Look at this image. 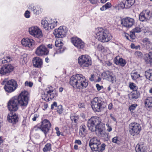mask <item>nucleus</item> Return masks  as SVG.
Here are the masks:
<instances>
[{
    "label": "nucleus",
    "mask_w": 152,
    "mask_h": 152,
    "mask_svg": "<svg viewBox=\"0 0 152 152\" xmlns=\"http://www.w3.org/2000/svg\"><path fill=\"white\" fill-rule=\"evenodd\" d=\"M29 94L28 92L25 90L22 91L18 96H15L12 97L7 103V107L10 112L17 111L18 109V106L26 107L29 100Z\"/></svg>",
    "instance_id": "nucleus-1"
},
{
    "label": "nucleus",
    "mask_w": 152,
    "mask_h": 152,
    "mask_svg": "<svg viewBox=\"0 0 152 152\" xmlns=\"http://www.w3.org/2000/svg\"><path fill=\"white\" fill-rule=\"evenodd\" d=\"M69 83L73 87L82 90L87 87L88 81L82 75L77 74L71 77Z\"/></svg>",
    "instance_id": "nucleus-2"
},
{
    "label": "nucleus",
    "mask_w": 152,
    "mask_h": 152,
    "mask_svg": "<svg viewBox=\"0 0 152 152\" xmlns=\"http://www.w3.org/2000/svg\"><path fill=\"white\" fill-rule=\"evenodd\" d=\"M91 107L95 113H99L106 107L107 103L100 96L95 97L91 101Z\"/></svg>",
    "instance_id": "nucleus-3"
},
{
    "label": "nucleus",
    "mask_w": 152,
    "mask_h": 152,
    "mask_svg": "<svg viewBox=\"0 0 152 152\" xmlns=\"http://www.w3.org/2000/svg\"><path fill=\"white\" fill-rule=\"evenodd\" d=\"M1 84L4 85V88L5 91L8 93L13 92L18 87L17 81L13 79L8 80L7 79H4Z\"/></svg>",
    "instance_id": "nucleus-4"
},
{
    "label": "nucleus",
    "mask_w": 152,
    "mask_h": 152,
    "mask_svg": "<svg viewBox=\"0 0 152 152\" xmlns=\"http://www.w3.org/2000/svg\"><path fill=\"white\" fill-rule=\"evenodd\" d=\"M96 35V38L102 42H107L111 40L112 38V36L109 32L102 28H98Z\"/></svg>",
    "instance_id": "nucleus-5"
},
{
    "label": "nucleus",
    "mask_w": 152,
    "mask_h": 152,
    "mask_svg": "<svg viewBox=\"0 0 152 152\" xmlns=\"http://www.w3.org/2000/svg\"><path fill=\"white\" fill-rule=\"evenodd\" d=\"M57 95L55 89L53 88L52 86H50L46 89L44 93L42 94L41 97L43 99L48 102L57 96Z\"/></svg>",
    "instance_id": "nucleus-6"
},
{
    "label": "nucleus",
    "mask_w": 152,
    "mask_h": 152,
    "mask_svg": "<svg viewBox=\"0 0 152 152\" xmlns=\"http://www.w3.org/2000/svg\"><path fill=\"white\" fill-rule=\"evenodd\" d=\"M78 63L80 66L84 69L91 65V59L88 55H82L78 58Z\"/></svg>",
    "instance_id": "nucleus-7"
},
{
    "label": "nucleus",
    "mask_w": 152,
    "mask_h": 152,
    "mask_svg": "<svg viewBox=\"0 0 152 152\" xmlns=\"http://www.w3.org/2000/svg\"><path fill=\"white\" fill-rule=\"evenodd\" d=\"M141 130L140 124L136 122H132L129 125V131L130 134L132 136L139 134Z\"/></svg>",
    "instance_id": "nucleus-8"
},
{
    "label": "nucleus",
    "mask_w": 152,
    "mask_h": 152,
    "mask_svg": "<svg viewBox=\"0 0 152 152\" xmlns=\"http://www.w3.org/2000/svg\"><path fill=\"white\" fill-rule=\"evenodd\" d=\"M51 126V124L49 120L45 119H42L40 130L44 133L45 137L50 130Z\"/></svg>",
    "instance_id": "nucleus-9"
},
{
    "label": "nucleus",
    "mask_w": 152,
    "mask_h": 152,
    "mask_svg": "<svg viewBox=\"0 0 152 152\" xmlns=\"http://www.w3.org/2000/svg\"><path fill=\"white\" fill-rule=\"evenodd\" d=\"M58 22L56 19L50 20H43L42 21V26L46 30L52 29L57 25Z\"/></svg>",
    "instance_id": "nucleus-10"
},
{
    "label": "nucleus",
    "mask_w": 152,
    "mask_h": 152,
    "mask_svg": "<svg viewBox=\"0 0 152 152\" xmlns=\"http://www.w3.org/2000/svg\"><path fill=\"white\" fill-rule=\"evenodd\" d=\"M101 120L99 117L94 116L92 117L88 121V126L92 131H94V128L95 126L101 124Z\"/></svg>",
    "instance_id": "nucleus-11"
},
{
    "label": "nucleus",
    "mask_w": 152,
    "mask_h": 152,
    "mask_svg": "<svg viewBox=\"0 0 152 152\" xmlns=\"http://www.w3.org/2000/svg\"><path fill=\"white\" fill-rule=\"evenodd\" d=\"M14 67L11 64H5L3 65L0 69V74L2 75H8L12 72Z\"/></svg>",
    "instance_id": "nucleus-12"
},
{
    "label": "nucleus",
    "mask_w": 152,
    "mask_h": 152,
    "mask_svg": "<svg viewBox=\"0 0 152 152\" xmlns=\"http://www.w3.org/2000/svg\"><path fill=\"white\" fill-rule=\"evenodd\" d=\"M73 44L78 49H83L85 46V43L81 39L77 37H73L71 38Z\"/></svg>",
    "instance_id": "nucleus-13"
},
{
    "label": "nucleus",
    "mask_w": 152,
    "mask_h": 152,
    "mask_svg": "<svg viewBox=\"0 0 152 152\" xmlns=\"http://www.w3.org/2000/svg\"><path fill=\"white\" fill-rule=\"evenodd\" d=\"M101 76L104 79L110 82L113 83L115 80V77L113 75L112 72L109 70H106L104 71L101 74Z\"/></svg>",
    "instance_id": "nucleus-14"
},
{
    "label": "nucleus",
    "mask_w": 152,
    "mask_h": 152,
    "mask_svg": "<svg viewBox=\"0 0 152 152\" xmlns=\"http://www.w3.org/2000/svg\"><path fill=\"white\" fill-rule=\"evenodd\" d=\"M118 4L119 9H128L131 7L134 3L135 0H121Z\"/></svg>",
    "instance_id": "nucleus-15"
},
{
    "label": "nucleus",
    "mask_w": 152,
    "mask_h": 152,
    "mask_svg": "<svg viewBox=\"0 0 152 152\" xmlns=\"http://www.w3.org/2000/svg\"><path fill=\"white\" fill-rule=\"evenodd\" d=\"M49 50L44 45H39L36 49V54L38 56H42L48 55L49 54Z\"/></svg>",
    "instance_id": "nucleus-16"
},
{
    "label": "nucleus",
    "mask_w": 152,
    "mask_h": 152,
    "mask_svg": "<svg viewBox=\"0 0 152 152\" xmlns=\"http://www.w3.org/2000/svg\"><path fill=\"white\" fill-rule=\"evenodd\" d=\"M135 21L134 19L129 17H126L123 18L121 20V25L127 28H130L132 27L134 24Z\"/></svg>",
    "instance_id": "nucleus-17"
},
{
    "label": "nucleus",
    "mask_w": 152,
    "mask_h": 152,
    "mask_svg": "<svg viewBox=\"0 0 152 152\" xmlns=\"http://www.w3.org/2000/svg\"><path fill=\"white\" fill-rule=\"evenodd\" d=\"M101 142L100 140L96 137H94L91 138L89 141V146L91 150H97L98 146L101 144Z\"/></svg>",
    "instance_id": "nucleus-18"
},
{
    "label": "nucleus",
    "mask_w": 152,
    "mask_h": 152,
    "mask_svg": "<svg viewBox=\"0 0 152 152\" xmlns=\"http://www.w3.org/2000/svg\"><path fill=\"white\" fill-rule=\"evenodd\" d=\"M151 17L150 11L148 10H143L139 15V20L142 21H147Z\"/></svg>",
    "instance_id": "nucleus-19"
},
{
    "label": "nucleus",
    "mask_w": 152,
    "mask_h": 152,
    "mask_svg": "<svg viewBox=\"0 0 152 152\" xmlns=\"http://www.w3.org/2000/svg\"><path fill=\"white\" fill-rule=\"evenodd\" d=\"M64 28V26H61L58 29H55L54 34L56 37L61 38L66 36V31Z\"/></svg>",
    "instance_id": "nucleus-20"
},
{
    "label": "nucleus",
    "mask_w": 152,
    "mask_h": 152,
    "mask_svg": "<svg viewBox=\"0 0 152 152\" xmlns=\"http://www.w3.org/2000/svg\"><path fill=\"white\" fill-rule=\"evenodd\" d=\"M29 33L36 37H39L42 36V32L37 26H32L29 28Z\"/></svg>",
    "instance_id": "nucleus-21"
},
{
    "label": "nucleus",
    "mask_w": 152,
    "mask_h": 152,
    "mask_svg": "<svg viewBox=\"0 0 152 152\" xmlns=\"http://www.w3.org/2000/svg\"><path fill=\"white\" fill-rule=\"evenodd\" d=\"M34 41L31 39L27 38H23L21 41L22 45L26 47H28L31 49H33L34 46Z\"/></svg>",
    "instance_id": "nucleus-22"
},
{
    "label": "nucleus",
    "mask_w": 152,
    "mask_h": 152,
    "mask_svg": "<svg viewBox=\"0 0 152 152\" xmlns=\"http://www.w3.org/2000/svg\"><path fill=\"white\" fill-rule=\"evenodd\" d=\"M8 121L13 124L18 122L19 118L18 115L15 113L10 112L7 116Z\"/></svg>",
    "instance_id": "nucleus-23"
},
{
    "label": "nucleus",
    "mask_w": 152,
    "mask_h": 152,
    "mask_svg": "<svg viewBox=\"0 0 152 152\" xmlns=\"http://www.w3.org/2000/svg\"><path fill=\"white\" fill-rule=\"evenodd\" d=\"M32 63L33 66L35 68H41L42 67V60L38 57H35L33 58Z\"/></svg>",
    "instance_id": "nucleus-24"
},
{
    "label": "nucleus",
    "mask_w": 152,
    "mask_h": 152,
    "mask_svg": "<svg viewBox=\"0 0 152 152\" xmlns=\"http://www.w3.org/2000/svg\"><path fill=\"white\" fill-rule=\"evenodd\" d=\"M118 57L116 56L114 59V61L115 63L117 65H120L122 67L124 66L126 63V61L122 58H119L118 59Z\"/></svg>",
    "instance_id": "nucleus-25"
},
{
    "label": "nucleus",
    "mask_w": 152,
    "mask_h": 152,
    "mask_svg": "<svg viewBox=\"0 0 152 152\" xmlns=\"http://www.w3.org/2000/svg\"><path fill=\"white\" fill-rule=\"evenodd\" d=\"M144 104L145 107L148 110H152V97H147L145 100Z\"/></svg>",
    "instance_id": "nucleus-26"
},
{
    "label": "nucleus",
    "mask_w": 152,
    "mask_h": 152,
    "mask_svg": "<svg viewBox=\"0 0 152 152\" xmlns=\"http://www.w3.org/2000/svg\"><path fill=\"white\" fill-rule=\"evenodd\" d=\"M87 134V130L86 126L84 124H82L80 127L79 134L81 137H84Z\"/></svg>",
    "instance_id": "nucleus-27"
},
{
    "label": "nucleus",
    "mask_w": 152,
    "mask_h": 152,
    "mask_svg": "<svg viewBox=\"0 0 152 152\" xmlns=\"http://www.w3.org/2000/svg\"><path fill=\"white\" fill-rule=\"evenodd\" d=\"M136 152H146V147L144 144H137L135 148Z\"/></svg>",
    "instance_id": "nucleus-28"
},
{
    "label": "nucleus",
    "mask_w": 152,
    "mask_h": 152,
    "mask_svg": "<svg viewBox=\"0 0 152 152\" xmlns=\"http://www.w3.org/2000/svg\"><path fill=\"white\" fill-rule=\"evenodd\" d=\"M103 125L101 124H99L95 126L94 130L96 133H98L99 134H100L104 132V126Z\"/></svg>",
    "instance_id": "nucleus-29"
},
{
    "label": "nucleus",
    "mask_w": 152,
    "mask_h": 152,
    "mask_svg": "<svg viewBox=\"0 0 152 152\" xmlns=\"http://www.w3.org/2000/svg\"><path fill=\"white\" fill-rule=\"evenodd\" d=\"M144 59L147 63H152V52H150L149 53L145 54Z\"/></svg>",
    "instance_id": "nucleus-30"
},
{
    "label": "nucleus",
    "mask_w": 152,
    "mask_h": 152,
    "mask_svg": "<svg viewBox=\"0 0 152 152\" xmlns=\"http://www.w3.org/2000/svg\"><path fill=\"white\" fill-rule=\"evenodd\" d=\"M140 93L139 91H133L130 94L131 98L132 99H136L140 97Z\"/></svg>",
    "instance_id": "nucleus-31"
},
{
    "label": "nucleus",
    "mask_w": 152,
    "mask_h": 152,
    "mask_svg": "<svg viewBox=\"0 0 152 152\" xmlns=\"http://www.w3.org/2000/svg\"><path fill=\"white\" fill-rule=\"evenodd\" d=\"M125 36L127 39L132 42H133V40L135 39L136 38L135 33L132 31L130 32L129 35L127 34H125Z\"/></svg>",
    "instance_id": "nucleus-32"
},
{
    "label": "nucleus",
    "mask_w": 152,
    "mask_h": 152,
    "mask_svg": "<svg viewBox=\"0 0 152 152\" xmlns=\"http://www.w3.org/2000/svg\"><path fill=\"white\" fill-rule=\"evenodd\" d=\"M145 75L147 79L152 81V69H149L145 72Z\"/></svg>",
    "instance_id": "nucleus-33"
},
{
    "label": "nucleus",
    "mask_w": 152,
    "mask_h": 152,
    "mask_svg": "<svg viewBox=\"0 0 152 152\" xmlns=\"http://www.w3.org/2000/svg\"><path fill=\"white\" fill-rule=\"evenodd\" d=\"M131 75L132 79L133 80H136L140 77H142V76H141L140 74H138L137 72L135 71H132L131 73Z\"/></svg>",
    "instance_id": "nucleus-34"
},
{
    "label": "nucleus",
    "mask_w": 152,
    "mask_h": 152,
    "mask_svg": "<svg viewBox=\"0 0 152 152\" xmlns=\"http://www.w3.org/2000/svg\"><path fill=\"white\" fill-rule=\"evenodd\" d=\"M102 139L104 140L105 141H107L110 138V136L109 135L108 133H107L106 132H103L100 134Z\"/></svg>",
    "instance_id": "nucleus-35"
},
{
    "label": "nucleus",
    "mask_w": 152,
    "mask_h": 152,
    "mask_svg": "<svg viewBox=\"0 0 152 152\" xmlns=\"http://www.w3.org/2000/svg\"><path fill=\"white\" fill-rule=\"evenodd\" d=\"M106 145L105 144L103 143L101 145H99L97 147V150H94V151H98V152H103L105 148Z\"/></svg>",
    "instance_id": "nucleus-36"
},
{
    "label": "nucleus",
    "mask_w": 152,
    "mask_h": 152,
    "mask_svg": "<svg viewBox=\"0 0 152 152\" xmlns=\"http://www.w3.org/2000/svg\"><path fill=\"white\" fill-rule=\"evenodd\" d=\"M111 7L112 5L111 3L110 2H107L101 7L100 8V10L101 11H104Z\"/></svg>",
    "instance_id": "nucleus-37"
},
{
    "label": "nucleus",
    "mask_w": 152,
    "mask_h": 152,
    "mask_svg": "<svg viewBox=\"0 0 152 152\" xmlns=\"http://www.w3.org/2000/svg\"><path fill=\"white\" fill-rule=\"evenodd\" d=\"M138 105L136 104H131L129 106V110L130 111L131 114L134 113V110L136 108Z\"/></svg>",
    "instance_id": "nucleus-38"
},
{
    "label": "nucleus",
    "mask_w": 152,
    "mask_h": 152,
    "mask_svg": "<svg viewBox=\"0 0 152 152\" xmlns=\"http://www.w3.org/2000/svg\"><path fill=\"white\" fill-rule=\"evenodd\" d=\"M51 145L50 143H47L43 149V151L44 152H47L48 151H50L51 149Z\"/></svg>",
    "instance_id": "nucleus-39"
},
{
    "label": "nucleus",
    "mask_w": 152,
    "mask_h": 152,
    "mask_svg": "<svg viewBox=\"0 0 152 152\" xmlns=\"http://www.w3.org/2000/svg\"><path fill=\"white\" fill-rule=\"evenodd\" d=\"M129 87L130 89L133 91H137L138 87L136 84L133 83H130L129 84Z\"/></svg>",
    "instance_id": "nucleus-40"
},
{
    "label": "nucleus",
    "mask_w": 152,
    "mask_h": 152,
    "mask_svg": "<svg viewBox=\"0 0 152 152\" xmlns=\"http://www.w3.org/2000/svg\"><path fill=\"white\" fill-rule=\"evenodd\" d=\"M11 60V58L9 56H7L5 58H4L0 59V61L3 64L10 62Z\"/></svg>",
    "instance_id": "nucleus-41"
},
{
    "label": "nucleus",
    "mask_w": 152,
    "mask_h": 152,
    "mask_svg": "<svg viewBox=\"0 0 152 152\" xmlns=\"http://www.w3.org/2000/svg\"><path fill=\"white\" fill-rule=\"evenodd\" d=\"M79 118L78 116L72 115L70 117V118L72 122L75 123V124H77V122Z\"/></svg>",
    "instance_id": "nucleus-42"
},
{
    "label": "nucleus",
    "mask_w": 152,
    "mask_h": 152,
    "mask_svg": "<svg viewBox=\"0 0 152 152\" xmlns=\"http://www.w3.org/2000/svg\"><path fill=\"white\" fill-rule=\"evenodd\" d=\"M135 57L137 58H141L143 56V54L141 52L139 51H136L134 53Z\"/></svg>",
    "instance_id": "nucleus-43"
},
{
    "label": "nucleus",
    "mask_w": 152,
    "mask_h": 152,
    "mask_svg": "<svg viewBox=\"0 0 152 152\" xmlns=\"http://www.w3.org/2000/svg\"><path fill=\"white\" fill-rule=\"evenodd\" d=\"M55 45L56 47H60L63 46V43L62 42L60 39H57L55 42Z\"/></svg>",
    "instance_id": "nucleus-44"
},
{
    "label": "nucleus",
    "mask_w": 152,
    "mask_h": 152,
    "mask_svg": "<svg viewBox=\"0 0 152 152\" xmlns=\"http://www.w3.org/2000/svg\"><path fill=\"white\" fill-rule=\"evenodd\" d=\"M56 110L58 114H62L63 111L62 105H59L56 108Z\"/></svg>",
    "instance_id": "nucleus-45"
},
{
    "label": "nucleus",
    "mask_w": 152,
    "mask_h": 152,
    "mask_svg": "<svg viewBox=\"0 0 152 152\" xmlns=\"http://www.w3.org/2000/svg\"><path fill=\"white\" fill-rule=\"evenodd\" d=\"M64 50L65 49L62 46L59 47H58V48H57V50L56 53H54V55L56 53H62L64 51Z\"/></svg>",
    "instance_id": "nucleus-46"
},
{
    "label": "nucleus",
    "mask_w": 152,
    "mask_h": 152,
    "mask_svg": "<svg viewBox=\"0 0 152 152\" xmlns=\"http://www.w3.org/2000/svg\"><path fill=\"white\" fill-rule=\"evenodd\" d=\"M141 31V28L140 27H137L132 30V31L135 33H139Z\"/></svg>",
    "instance_id": "nucleus-47"
},
{
    "label": "nucleus",
    "mask_w": 152,
    "mask_h": 152,
    "mask_svg": "<svg viewBox=\"0 0 152 152\" xmlns=\"http://www.w3.org/2000/svg\"><path fill=\"white\" fill-rule=\"evenodd\" d=\"M112 141L113 142L115 143H117L119 142V141L117 137H113L112 139Z\"/></svg>",
    "instance_id": "nucleus-48"
},
{
    "label": "nucleus",
    "mask_w": 152,
    "mask_h": 152,
    "mask_svg": "<svg viewBox=\"0 0 152 152\" xmlns=\"http://www.w3.org/2000/svg\"><path fill=\"white\" fill-rule=\"evenodd\" d=\"M25 86L31 87L33 86V83L31 82L27 81L25 82Z\"/></svg>",
    "instance_id": "nucleus-49"
},
{
    "label": "nucleus",
    "mask_w": 152,
    "mask_h": 152,
    "mask_svg": "<svg viewBox=\"0 0 152 152\" xmlns=\"http://www.w3.org/2000/svg\"><path fill=\"white\" fill-rule=\"evenodd\" d=\"M24 16L26 18H29L30 16V12L28 10H26L24 14Z\"/></svg>",
    "instance_id": "nucleus-50"
},
{
    "label": "nucleus",
    "mask_w": 152,
    "mask_h": 152,
    "mask_svg": "<svg viewBox=\"0 0 152 152\" xmlns=\"http://www.w3.org/2000/svg\"><path fill=\"white\" fill-rule=\"evenodd\" d=\"M55 129L56 131V133L58 136H59L61 134V132L59 131V128L58 127H56L55 128Z\"/></svg>",
    "instance_id": "nucleus-51"
},
{
    "label": "nucleus",
    "mask_w": 152,
    "mask_h": 152,
    "mask_svg": "<svg viewBox=\"0 0 152 152\" xmlns=\"http://www.w3.org/2000/svg\"><path fill=\"white\" fill-rule=\"evenodd\" d=\"M57 103L56 102H54L53 103V104L51 105V109L53 110L54 108V107H57Z\"/></svg>",
    "instance_id": "nucleus-52"
},
{
    "label": "nucleus",
    "mask_w": 152,
    "mask_h": 152,
    "mask_svg": "<svg viewBox=\"0 0 152 152\" xmlns=\"http://www.w3.org/2000/svg\"><path fill=\"white\" fill-rule=\"evenodd\" d=\"M131 48L132 49H137L138 47H140V46H135L134 44V43H132L131 46Z\"/></svg>",
    "instance_id": "nucleus-53"
},
{
    "label": "nucleus",
    "mask_w": 152,
    "mask_h": 152,
    "mask_svg": "<svg viewBox=\"0 0 152 152\" xmlns=\"http://www.w3.org/2000/svg\"><path fill=\"white\" fill-rule=\"evenodd\" d=\"M96 87L98 91H99L103 88L102 86H100L99 84H97L96 85Z\"/></svg>",
    "instance_id": "nucleus-54"
},
{
    "label": "nucleus",
    "mask_w": 152,
    "mask_h": 152,
    "mask_svg": "<svg viewBox=\"0 0 152 152\" xmlns=\"http://www.w3.org/2000/svg\"><path fill=\"white\" fill-rule=\"evenodd\" d=\"M106 125L107 127V131L109 132H111L112 129V128L110 126V125L109 124H107Z\"/></svg>",
    "instance_id": "nucleus-55"
},
{
    "label": "nucleus",
    "mask_w": 152,
    "mask_h": 152,
    "mask_svg": "<svg viewBox=\"0 0 152 152\" xmlns=\"http://www.w3.org/2000/svg\"><path fill=\"white\" fill-rule=\"evenodd\" d=\"M48 104L46 103H44L43 105L42 106L43 110H45L48 108Z\"/></svg>",
    "instance_id": "nucleus-56"
},
{
    "label": "nucleus",
    "mask_w": 152,
    "mask_h": 152,
    "mask_svg": "<svg viewBox=\"0 0 152 152\" xmlns=\"http://www.w3.org/2000/svg\"><path fill=\"white\" fill-rule=\"evenodd\" d=\"M75 143L77 144L78 145H81L82 144V142L80 140H76L75 141Z\"/></svg>",
    "instance_id": "nucleus-57"
},
{
    "label": "nucleus",
    "mask_w": 152,
    "mask_h": 152,
    "mask_svg": "<svg viewBox=\"0 0 152 152\" xmlns=\"http://www.w3.org/2000/svg\"><path fill=\"white\" fill-rule=\"evenodd\" d=\"M39 115L37 114H35L34 115V117L32 118V120L33 121H36L37 118H38Z\"/></svg>",
    "instance_id": "nucleus-58"
},
{
    "label": "nucleus",
    "mask_w": 152,
    "mask_h": 152,
    "mask_svg": "<svg viewBox=\"0 0 152 152\" xmlns=\"http://www.w3.org/2000/svg\"><path fill=\"white\" fill-rule=\"evenodd\" d=\"M84 106L85 105L84 103H79L78 105V107L80 108L84 107Z\"/></svg>",
    "instance_id": "nucleus-59"
},
{
    "label": "nucleus",
    "mask_w": 152,
    "mask_h": 152,
    "mask_svg": "<svg viewBox=\"0 0 152 152\" xmlns=\"http://www.w3.org/2000/svg\"><path fill=\"white\" fill-rule=\"evenodd\" d=\"M40 125L39 126H35L34 128V130L36 131H38L39 130H40Z\"/></svg>",
    "instance_id": "nucleus-60"
},
{
    "label": "nucleus",
    "mask_w": 152,
    "mask_h": 152,
    "mask_svg": "<svg viewBox=\"0 0 152 152\" xmlns=\"http://www.w3.org/2000/svg\"><path fill=\"white\" fill-rule=\"evenodd\" d=\"M33 8H32L31 9V10L34 13L37 14V12L38 11L36 9V7H34V6H33Z\"/></svg>",
    "instance_id": "nucleus-61"
},
{
    "label": "nucleus",
    "mask_w": 152,
    "mask_h": 152,
    "mask_svg": "<svg viewBox=\"0 0 152 152\" xmlns=\"http://www.w3.org/2000/svg\"><path fill=\"white\" fill-rule=\"evenodd\" d=\"M89 1L92 4H96L98 1V0H89Z\"/></svg>",
    "instance_id": "nucleus-62"
},
{
    "label": "nucleus",
    "mask_w": 152,
    "mask_h": 152,
    "mask_svg": "<svg viewBox=\"0 0 152 152\" xmlns=\"http://www.w3.org/2000/svg\"><path fill=\"white\" fill-rule=\"evenodd\" d=\"M113 104L112 103H110L108 106V109L109 110H111L113 108Z\"/></svg>",
    "instance_id": "nucleus-63"
},
{
    "label": "nucleus",
    "mask_w": 152,
    "mask_h": 152,
    "mask_svg": "<svg viewBox=\"0 0 152 152\" xmlns=\"http://www.w3.org/2000/svg\"><path fill=\"white\" fill-rule=\"evenodd\" d=\"M143 42L148 43V44H150V42L149 41V39L148 38H145L143 40Z\"/></svg>",
    "instance_id": "nucleus-64"
}]
</instances>
